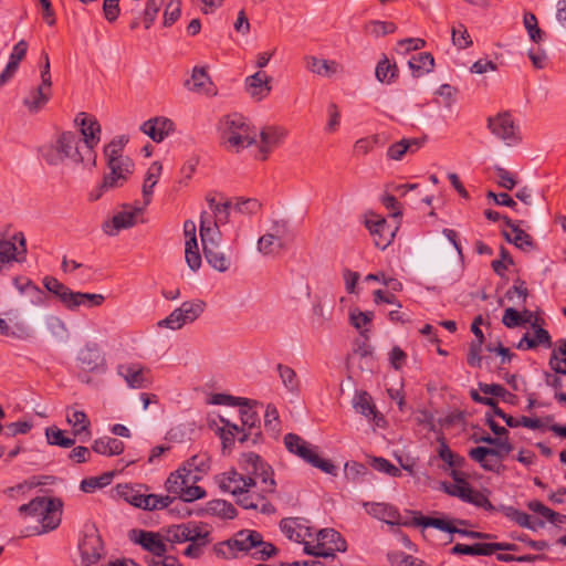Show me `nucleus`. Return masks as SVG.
Here are the masks:
<instances>
[{"mask_svg":"<svg viewBox=\"0 0 566 566\" xmlns=\"http://www.w3.org/2000/svg\"><path fill=\"white\" fill-rule=\"evenodd\" d=\"M364 507L370 516L387 524L399 525L401 523L398 510L388 503L365 502Z\"/></svg>","mask_w":566,"mask_h":566,"instance_id":"obj_29","label":"nucleus"},{"mask_svg":"<svg viewBox=\"0 0 566 566\" xmlns=\"http://www.w3.org/2000/svg\"><path fill=\"white\" fill-rule=\"evenodd\" d=\"M124 448L125 446L123 441L112 437L98 438L92 444L94 452L108 457L123 453Z\"/></svg>","mask_w":566,"mask_h":566,"instance_id":"obj_43","label":"nucleus"},{"mask_svg":"<svg viewBox=\"0 0 566 566\" xmlns=\"http://www.w3.org/2000/svg\"><path fill=\"white\" fill-rule=\"evenodd\" d=\"M232 544L237 546L238 552H249L253 548H258L259 544H262V536L256 531H240L232 538Z\"/></svg>","mask_w":566,"mask_h":566,"instance_id":"obj_44","label":"nucleus"},{"mask_svg":"<svg viewBox=\"0 0 566 566\" xmlns=\"http://www.w3.org/2000/svg\"><path fill=\"white\" fill-rule=\"evenodd\" d=\"M62 503L59 500L38 496L27 504L19 506L18 512L23 517H38L42 532L55 530L61 523Z\"/></svg>","mask_w":566,"mask_h":566,"instance_id":"obj_6","label":"nucleus"},{"mask_svg":"<svg viewBox=\"0 0 566 566\" xmlns=\"http://www.w3.org/2000/svg\"><path fill=\"white\" fill-rule=\"evenodd\" d=\"M135 542L156 558H161L167 553V545L160 534L149 531H138Z\"/></svg>","mask_w":566,"mask_h":566,"instance_id":"obj_28","label":"nucleus"},{"mask_svg":"<svg viewBox=\"0 0 566 566\" xmlns=\"http://www.w3.org/2000/svg\"><path fill=\"white\" fill-rule=\"evenodd\" d=\"M286 135L287 132L284 128L275 126H268L260 133L258 132V137H260V158L262 160L266 159L268 155L283 143Z\"/></svg>","mask_w":566,"mask_h":566,"instance_id":"obj_23","label":"nucleus"},{"mask_svg":"<svg viewBox=\"0 0 566 566\" xmlns=\"http://www.w3.org/2000/svg\"><path fill=\"white\" fill-rule=\"evenodd\" d=\"M532 328L534 331L533 335L530 333L524 334L517 343L516 348L521 350L534 349L539 346L551 348L553 345L552 337L546 329L537 324V318L532 323Z\"/></svg>","mask_w":566,"mask_h":566,"instance_id":"obj_26","label":"nucleus"},{"mask_svg":"<svg viewBox=\"0 0 566 566\" xmlns=\"http://www.w3.org/2000/svg\"><path fill=\"white\" fill-rule=\"evenodd\" d=\"M504 515L516 523L521 527H525L532 531H537L538 528H543L545 526V522L542 520H533L528 514L513 507L507 506L503 510Z\"/></svg>","mask_w":566,"mask_h":566,"instance_id":"obj_42","label":"nucleus"},{"mask_svg":"<svg viewBox=\"0 0 566 566\" xmlns=\"http://www.w3.org/2000/svg\"><path fill=\"white\" fill-rule=\"evenodd\" d=\"M186 86L189 91L206 94V95H214L216 92L212 87V82L203 67L196 66L192 70V74L190 80L186 82Z\"/></svg>","mask_w":566,"mask_h":566,"instance_id":"obj_32","label":"nucleus"},{"mask_svg":"<svg viewBox=\"0 0 566 566\" xmlns=\"http://www.w3.org/2000/svg\"><path fill=\"white\" fill-rule=\"evenodd\" d=\"M422 146V140L418 138H403L391 144L387 149V157L391 160H401L402 157L410 153H416Z\"/></svg>","mask_w":566,"mask_h":566,"instance_id":"obj_37","label":"nucleus"},{"mask_svg":"<svg viewBox=\"0 0 566 566\" xmlns=\"http://www.w3.org/2000/svg\"><path fill=\"white\" fill-rule=\"evenodd\" d=\"M365 226L369 230L375 245L381 250L390 245L398 230V222L391 226L384 217L373 212L366 216Z\"/></svg>","mask_w":566,"mask_h":566,"instance_id":"obj_16","label":"nucleus"},{"mask_svg":"<svg viewBox=\"0 0 566 566\" xmlns=\"http://www.w3.org/2000/svg\"><path fill=\"white\" fill-rule=\"evenodd\" d=\"M516 545L511 543H475L473 545L455 544L451 548L453 555L489 556L497 551H515Z\"/></svg>","mask_w":566,"mask_h":566,"instance_id":"obj_21","label":"nucleus"},{"mask_svg":"<svg viewBox=\"0 0 566 566\" xmlns=\"http://www.w3.org/2000/svg\"><path fill=\"white\" fill-rule=\"evenodd\" d=\"M549 365L556 374L566 375V339H559L552 354Z\"/></svg>","mask_w":566,"mask_h":566,"instance_id":"obj_52","label":"nucleus"},{"mask_svg":"<svg viewBox=\"0 0 566 566\" xmlns=\"http://www.w3.org/2000/svg\"><path fill=\"white\" fill-rule=\"evenodd\" d=\"M284 446L289 452L298 457L312 467L317 468L327 474H336V467L329 460L319 457L318 447L311 444L302 437L295 433H287L284 436Z\"/></svg>","mask_w":566,"mask_h":566,"instance_id":"obj_8","label":"nucleus"},{"mask_svg":"<svg viewBox=\"0 0 566 566\" xmlns=\"http://www.w3.org/2000/svg\"><path fill=\"white\" fill-rule=\"evenodd\" d=\"M199 232L203 249V254L209 263L218 272H227L231 268V258L220 247L221 232L214 223L202 221L199 226Z\"/></svg>","mask_w":566,"mask_h":566,"instance_id":"obj_7","label":"nucleus"},{"mask_svg":"<svg viewBox=\"0 0 566 566\" xmlns=\"http://www.w3.org/2000/svg\"><path fill=\"white\" fill-rule=\"evenodd\" d=\"M44 287L54 294L61 303L66 307L69 300L72 294V290L69 289L66 285L61 283L57 279L53 276H46L43 280Z\"/></svg>","mask_w":566,"mask_h":566,"instance_id":"obj_50","label":"nucleus"},{"mask_svg":"<svg viewBox=\"0 0 566 566\" xmlns=\"http://www.w3.org/2000/svg\"><path fill=\"white\" fill-rule=\"evenodd\" d=\"M284 241H280L269 233H264L258 240V251L263 255L274 254L275 252L284 249Z\"/></svg>","mask_w":566,"mask_h":566,"instance_id":"obj_53","label":"nucleus"},{"mask_svg":"<svg viewBox=\"0 0 566 566\" xmlns=\"http://www.w3.org/2000/svg\"><path fill=\"white\" fill-rule=\"evenodd\" d=\"M375 73L379 82L389 84L397 77L398 69L385 57L378 62Z\"/></svg>","mask_w":566,"mask_h":566,"instance_id":"obj_55","label":"nucleus"},{"mask_svg":"<svg viewBox=\"0 0 566 566\" xmlns=\"http://www.w3.org/2000/svg\"><path fill=\"white\" fill-rule=\"evenodd\" d=\"M353 407L356 410V412L363 415L369 420H376V423L378 424V420L381 418H378V412L376 410V407L373 402V399L369 394L366 391L356 392L353 398Z\"/></svg>","mask_w":566,"mask_h":566,"instance_id":"obj_39","label":"nucleus"},{"mask_svg":"<svg viewBox=\"0 0 566 566\" xmlns=\"http://www.w3.org/2000/svg\"><path fill=\"white\" fill-rule=\"evenodd\" d=\"M493 170L496 176V182L501 188L512 190L517 185L515 174L509 171L507 169L501 166H494Z\"/></svg>","mask_w":566,"mask_h":566,"instance_id":"obj_60","label":"nucleus"},{"mask_svg":"<svg viewBox=\"0 0 566 566\" xmlns=\"http://www.w3.org/2000/svg\"><path fill=\"white\" fill-rule=\"evenodd\" d=\"M126 143L127 139L124 136H119L105 147L104 154L107 160L108 172L103 177V189L115 190L122 188L134 174V161L123 155V148Z\"/></svg>","mask_w":566,"mask_h":566,"instance_id":"obj_3","label":"nucleus"},{"mask_svg":"<svg viewBox=\"0 0 566 566\" xmlns=\"http://www.w3.org/2000/svg\"><path fill=\"white\" fill-rule=\"evenodd\" d=\"M408 65L411 69L413 75L418 77L429 73L433 69L434 60L430 53L420 52L410 57Z\"/></svg>","mask_w":566,"mask_h":566,"instance_id":"obj_47","label":"nucleus"},{"mask_svg":"<svg viewBox=\"0 0 566 566\" xmlns=\"http://www.w3.org/2000/svg\"><path fill=\"white\" fill-rule=\"evenodd\" d=\"M201 528L202 527L192 522L172 525L166 531L165 538L171 544L187 543L193 538V536H198V532Z\"/></svg>","mask_w":566,"mask_h":566,"instance_id":"obj_31","label":"nucleus"},{"mask_svg":"<svg viewBox=\"0 0 566 566\" xmlns=\"http://www.w3.org/2000/svg\"><path fill=\"white\" fill-rule=\"evenodd\" d=\"M174 129V122L163 116L150 118L140 126V130L155 143L163 142Z\"/></svg>","mask_w":566,"mask_h":566,"instance_id":"obj_24","label":"nucleus"},{"mask_svg":"<svg viewBox=\"0 0 566 566\" xmlns=\"http://www.w3.org/2000/svg\"><path fill=\"white\" fill-rule=\"evenodd\" d=\"M211 403L224 405V406L248 407L250 403V400L248 398L233 397V396L226 395V394H216L211 397Z\"/></svg>","mask_w":566,"mask_h":566,"instance_id":"obj_63","label":"nucleus"},{"mask_svg":"<svg viewBox=\"0 0 566 566\" xmlns=\"http://www.w3.org/2000/svg\"><path fill=\"white\" fill-rule=\"evenodd\" d=\"M148 488L143 484L135 486H120V496L130 505L145 511H156L168 507L172 503L170 495H157L147 493Z\"/></svg>","mask_w":566,"mask_h":566,"instance_id":"obj_10","label":"nucleus"},{"mask_svg":"<svg viewBox=\"0 0 566 566\" xmlns=\"http://www.w3.org/2000/svg\"><path fill=\"white\" fill-rule=\"evenodd\" d=\"M503 220L505 224L511 229V232L503 231V235L509 242L523 250L532 248L533 242L530 234L520 229L510 218L504 217Z\"/></svg>","mask_w":566,"mask_h":566,"instance_id":"obj_38","label":"nucleus"},{"mask_svg":"<svg viewBox=\"0 0 566 566\" xmlns=\"http://www.w3.org/2000/svg\"><path fill=\"white\" fill-rule=\"evenodd\" d=\"M220 140L226 149L240 153L258 143V130L241 114H229L219 123Z\"/></svg>","mask_w":566,"mask_h":566,"instance_id":"obj_4","label":"nucleus"},{"mask_svg":"<svg viewBox=\"0 0 566 566\" xmlns=\"http://www.w3.org/2000/svg\"><path fill=\"white\" fill-rule=\"evenodd\" d=\"M373 318H374V313L369 312V311L361 312V311L355 310L349 313L350 324L356 329H358L363 336H366V332H367L364 329V327L367 326L368 324H370Z\"/></svg>","mask_w":566,"mask_h":566,"instance_id":"obj_57","label":"nucleus"},{"mask_svg":"<svg viewBox=\"0 0 566 566\" xmlns=\"http://www.w3.org/2000/svg\"><path fill=\"white\" fill-rule=\"evenodd\" d=\"M219 488L223 492L231 493L237 500L242 495L248 488H256L258 482L254 475L239 473L237 470L231 469L216 476Z\"/></svg>","mask_w":566,"mask_h":566,"instance_id":"obj_17","label":"nucleus"},{"mask_svg":"<svg viewBox=\"0 0 566 566\" xmlns=\"http://www.w3.org/2000/svg\"><path fill=\"white\" fill-rule=\"evenodd\" d=\"M81 562L84 566H92L102 558L103 543L101 537L95 533L85 534L78 543Z\"/></svg>","mask_w":566,"mask_h":566,"instance_id":"obj_20","label":"nucleus"},{"mask_svg":"<svg viewBox=\"0 0 566 566\" xmlns=\"http://www.w3.org/2000/svg\"><path fill=\"white\" fill-rule=\"evenodd\" d=\"M526 506L530 511L539 515L544 522H548L553 525H560L566 523V515L553 511L538 500L528 501Z\"/></svg>","mask_w":566,"mask_h":566,"instance_id":"obj_40","label":"nucleus"},{"mask_svg":"<svg viewBox=\"0 0 566 566\" xmlns=\"http://www.w3.org/2000/svg\"><path fill=\"white\" fill-rule=\"evenodd\" d=\"M163 166L159 161H154L150 164L147 169L145 180L143 184V198H144V207L148 206L151 201V196L154 191V187L157 185L160 175H161Z\"/></svg>","mask_w":566,"mask_h":566,"instance_id":"obj_41","label":"nucleus"},{"mask_svg":"<svg viewBox=\"0 0 566 566\" xmlns=\"http://www.w3.org/2000/svg\"><path fill=\"white\" fill-rule=\"evenodd\" d=\"M210 426L221 439L223 450L231 449L240 432V428L223 417H219L218 421L213 420Z\"/></svg>","mask_w":566,"mask_h":566,"instance_id":"obj_30","label":"nucleus"},{"mask_svg":"<svg viewBox=\"0 0 566 566\" xmlns=\"http://www.w3.org/2000/svg\"><path fill=\"white\" fill-rule=\"evenodd\" d=\"M523 24L532 42L539 43L544 40V31L538 27L537 18L532 12L524 13Z\"/></svg>","mask_w":566,"mask_h":566,"instance_id":"obj_54","label":"nucleus"},{"mask_svg":"<svg viewBox=\"0 0 566 566\" xmlns=\"http://www.w3.org/2000/svg\"><path fill=\"white\" fill-rule=\"evenodd\" d=\"M112 475L111 474H103L101 476H94L84 479L81 482V490L85 493H92L96 491L97 489H102L111 483Z\"/></svg>","mask_w":566,"mask_h":566,"instance_id":"obj_62","label":"nucleus"},{"mask_svg":"<svg viewBox=\"0 0 566 566\" xmlns=\"http://www.w3.org/2000/svg\"><path fill=\"white\" fill-rule=\"evenodd\" d=\"M66 422L72 427V431L75 437L82 434H84L86 438L91 437V422L84 411L74 408H67Z\"/></svg>","mask_w":566,"mask_h":566,"instance_id":"obj_35","label":"nucleus"},{"mask_svg":"<svg viewBox=\"0 0 566 566\" xmlns=\"http://www.w3.org/2000/svg\"><path fill=\"white\" fill-rule=\"evenodd\" d=\"M197 482L198 478L181 467L168 476L165 488L168 493L174 494L172 500L178 496L185 502H192L206 496V491L196 485Z\"/></svg>","mask_w":566,"mask_h":566,"instance_id":"obj_9","label":"nucleus"},{"mask_svg":"<svg viewBox=\"0 0 566 566\" xmlns=\"http://www.w3.org/2000/svg\"><path fill=\"white\" fill-rule=\"evenodd\" d=\"M239 467L248 475H254L261 483L260 493L255 488H248L237 500V503L245 510H258L263 514H272L275 511L266 496L274 493L276 483L273 479L272 468L256 453L245 452L241 454Z\"/></svg>","mask_w":566,"mask_h":566,"instance_id":"obj_1","label":"nucleus"},{"mask_svg":"<svg viewBox=\"0 0 566 566\" xmlns=\"http://www.w3.org/2000/svg\"><path fill=\"white\" fill-rule=\"evenodd\" d=\"M206 302L196 298L184 302L179 307L175 308L166 318L158 322L159 327H166L178 331L187 324L198 319L206 310Z\"/></svg>","mask_w":566,"mask_h":566,"instance_id":"obj_11","label":"nucleus"},{"mask_svg":"<svg viewBox=\"0 0 566 566\" xmlns=\"http://www.w3.org/2000/svg\"><path fill=\"white\" fill-rule=\"evenodd\" d=\"M40 155L43 160L51 165L57 166L64 163L73 165H88V157L84 148L81 146V137L74 132H63L56 136L54 140L43 145L40 148Z\"/></svg>","mask_w":566,"mask_h":566,"instance_id":"obj_2","label":"nucleus"},{"mask_svg":"<svg viewBox=\"0 0 566 566\" xmlns=\"http://www.w3.org/2000/svg\"><path fill=\"white\" fill-rule=\"evenodd\" d=\"M104 301L105 296L103 294L72 291L66 308L75 311L81 306L85 308L99 307Z\"/></svg>","mask_w":566,"mask_h":566,"instance_id":"obj_34","label":"nucleus"},{"mask_svg":"<svg viewBox=\"0 0 566 566\" xmlns=\"http://www.w3.org/2000/svg\"><path fill=\"white\" fill-rule=\"evenodd\" d=\"M46 441L51 446L71 448L75 443L74 438L65 436V432L55 426L45 429Z\"/></svg>","mask_w":566,"mask_h":566,"instance_id":"obj_51","label":"nucleus"},{"mask_svg":"<svg viewBox=\"0 0 566 566\" xmlns=\"http://www.w3.org/2000/svg\"><path fill=\"white\" fill-rule=\"evenodd\" d=\"M280 528L287 538L296 543L305 544L307 543L306 538L312 536L306 521L298 517L283 518L280 523Z\"/></svg>","mask_w":566,"mask_h":566,"instance_id":"obj_27","label":"nucleus"},{"mask_svg":"<svg viewBox=\"0 0 566 566\" xmlns=\"http://www.w3.org/2000/svg\"><path fill=\"white\" fill-rule=\"evenodd\" d=\"M182 467L199 481L210 469V457L207 453L195 454Z\"/></svg>","mask_w":566,"mask_h":566,"instance_id":"obj_45","label":"nucleus"},{"mask_svg":"<svg viewBox=\"0 0 566 566\" xmlns=\"http://www.w3.org/2000/svg\"><path fill=\"white\" fill-rule=\"evenodd\" d=\"M528 322H530L528 318H524V316L513 307H507L504 311V314L502 317V323L507 328H514V327L521 326L523 324H526Z\"/></svg>","mask_w":566,"mask_h":566,"instance_id":"obj_64","label":"nucleus"},{"mask_svg":"<svg viewBox=\"0 0 566 566\" xmlns=\"http://www.w3.org/2000/svg\"><path fill=\"white\" fill-rule=\"evenodd\" d=\"M75 124L81 127V146L88 157V165H95L94 147L99 143L101 126L98 122L86 113H80L75 117Z\"/></svg>","mask_w":566,"mask_h":566,"instance_id":"obj_14","label":"nucleus"},{"mask_svg":"<svg viewBox=\"0 0 566 566\" xmlns=\"http://www.w3.org/2000/svg\"><path fill=\"white\" fill-rule=\"evenodd\" d=\"M475 442H484L496 448L476 447L469 451V457L478 462L483 470L500 473L503 469L504 458L513 450V444L507 437L503 439L485 434L476 438Z\"/></svg>","mask_w":566,"mask_h":566,"instance_id":"obj_5","label":"nucleus"},{"mask_svg":"<svg viewBox=\"0 0 566 566\" xmlns=\"http://www.w3.org/2000/svg\"><path fill=\"white\" fill-rule=\"evenodd\" d=\"M452 42L459 49H467L472 45L471 36L463 23L452 27Z\"/></svg>","mask_w":566,"mask_h":566,"instance_id":"obj_59","label":"nucleus"},{"mask_svg":"<svg viewBox=\"0 0 566 566\" xmlns=\"http://www.w3.org/2000/svg\"><path fill=\"white\" fill-rule=\"evenodd\" d=\"M245 91L255 102L266 98L272 91V76L258 71L245 78Z\"/></svg>","mask_w":566,"mask_h":566,"instance_id":"obj_22","label":"nucleus"},{"mask_svg":"<svg viewBox=\"0 0 566 566\" xmlns=\"http://www.w3.org/2000/svg\"><path fill=\"white\" fill-rule=\"evenodd\" d=\"M306 67L314 74L321 76H332L342 71V65L333 60L318 59L316 56H307L305 59Z\"/></svg>","mask_w":566,"mask_h":566,"instance_id":"obj_36","label":"nucleus"},{"mask_svg":"<svg viewBox=\"0 0 566 566\" xmlns=\"http://www.w3.org/2000/svg\"><path fill=\"white\" fill-rule=\"evenodd\" d=\"M144 211V207L123 206L113 217L103 222V231L111 237L117 235L123 229L132 228L137 222V217Z\"/></svg>","mask_w":566,"mask_h":566,"instance_id":"obj_18","label":"nucleus"},{"mask_svg":"<svg viewBox=\"0 0 566 566\" xmlns=\"http://www.w3.org/2000/svg\"><path fill=\"white\" fill-rule=\"evenodd\" d=\"M317 543L311 546L305 543L304 552L308 555L319 557H333L336 552H345L347 548L346 541L333 528H324L317 533Z\"/></svg>","mask_w":566,"mask_h":566,"instance_id":"obj_12","label":"nucleus"},{"mask_svg":"<svg viewBox=\"0 0 566 566\" xmlns=\"http://www.w3.org/2000/svg\"><path fill=\"white\" fill-rule=\"evenodd\" d=\"M413 523L422 527H434L450 534H453L455 531V524H468L467 521L460 518H439L423 515L416 516Z\"/></svg>","mask_w":566,"mask_h":566,"instance_id":"obj_33","label":"nucleus"},{"mask_svg":"<svg viewBox=\"0 0 566 566\" xmlns=\"http://www.w3.org/2000/svg\"><path fill=\"white\" fill-rule=\"evenodd\" d=\"M210 542V533L201 528L198 532V536H193V538L189 541V545L185 548L184 555L190 558H197L202 555L203 548Z\"/></svg>","mask_w":566,"mask_h":566,"instance_id":"obj_49","label":"nucleus"},{"mask_svg":"<svg viewBox=\"0 0 566 566\" xmlns=\"http://www.w3.org/2000/svg\"><path fill=\"white\" fill-rule=\"evenodd\" d=\"M51 90L44 88V86H38L32 90L23 99V104L28 107V109L32 113L40 111L50 99Z\"/></svg>","mask_w":566,"mask_h":566,"instance_id":"obj_46","label":"nucleus"},{"mask_svg":"<svg viewBox=\"0 0 566 566\" xmlns=\"http://www.w3.org/2000/svg\"><path fill=\"white\" fill-rule=\"evenodd\" d=\"M25 255L27 244L22 232L0 239V271L7 269L14 262L24 261Z\"/></svg>","mask_w":566,"mask_h":566,"instance_id":"obj_15","label":"nucleus"},{"mask_svg":"<svg viewBox=\"0 0 566 566\" xmlns=\"http://www.w3.org/2000/svg\"><path fill=\"white\" fill-rule=\"evenodd\" d=\"M117 371L130 388H147L151 384L150 370L140 364H123L118 366Z\"/></svg>","mask_w":566,"mask_h":566,"instance_id":"obj_19","label":"nucleus"},{"mask_svg":"<svg viewBox=\"0 0 566 566\" xmlns=\"http://www.w3.org/2000/svg\"><path fill=\"white\" fill-rule=\"evenodd\" d=\"M488 128L496 138L507 146H514L521 140L520 128L509 112L499 113L488 118Z\"/></svg>","mask_w":566,"mask_h":566,"instance_id":"obj_13","label":"nucleus"},{"mask_svg":"<svg viewBox=\"0 0 566 566\" xmlns=\"http://www.w3.org/2000/svg\"><path fill=\"white\" fill-rule=\"evenodd\" d=\"M77 361L86 371H99L105 367V358L96 344L85 345L78 352Z\"/></svg>","mask_w":566,"mask_h":566,"instance_id":"obj_25","label":"nucleus"},{"mask_svg":"<svg viewBox=\"0 0 566 566\" xmlns=\"http://www.w3.org/2000/svg\"><path fill=\"white\" fill-rule=\"evenodd\" d=\"M277 370L280 374V378L283 385L287 388V390L296 391L298 389V380L294 369L289 366L279 364Z\"/></svg>","mask_w":566,"mask_h":566,"instance_id":"obj_61","label":"nucleus"},{"mask_svg":"<svg viewBox=\"0 0 566 566\" xmlns=\"http://www.w3.org/2000/svg\"><path fill=\"white\" fill-rule=\"evenodd\" d=\"M230 207L231 202L229 200H223L222 203H219V207H216L212 211V217L208 214V212L203 211L200 216V223L202 221L214 223L216 228L219 230L221 224H226L230 218Z\"/></svg>","mask_w":566,"mask_h":566,"instance_id":"obj_48","label":"nucleus"},{"mask_svg":"<svg viewBox=\"0 0 566 566\" xmlns=\"http://www.w3.org/2000/svg\"><path fill=\"white\" fill-rule=\"evenodd\" d=\"M366 33L376 38L395 32L396 25L392 22L370 21L365 24Z\"/></svg>","mask_w":566,"mask_h":566,"instance_id":"obj_58","label":"nucleus"},{"mask_svg":"<svg viewBox=\"0 0 566 566\" xmlns=\"http://www.w3.org/2000/svg\"><path fill=\"white\" fill-rule=\"evenodd\" d=\"M45 325L49 332L60 342H65L69 338V329L65 323L57 316H48Z\"/></svg>","mask_w":566,"mask_h":566,"instance_id":"obj_56","label":"nucleus"}]
</instances>
